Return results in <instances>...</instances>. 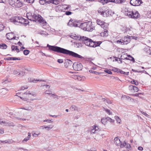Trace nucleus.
Returning a JSON list of instances; mask_svg holds the SVG:
<instances>
[{
    "mask_svg": "<svg viewBox=\"0 0 151 151\" xmlns=\"http://www.w3.org/2000/svg\"><path fill=\"white\" fill-rule=\"evenodd\" d=\"M70 6L68 5L66 6V7H65V9H67V10H70Z\"/></svg>",
    "mask_w": 151,
    "mask_h": 151,
    "instance_id": "62",
    "label": "nucleus"
},
{
    "mask_svg": "<svg viewBox=\"0 0 151 151\" xmlns=\"http://www.w3.org/2000/svg\"><path fill=\"white\" fill-rule=\"evenodd\" d=\"M132 36H127L125 37L120 40L116 41L115 42L120 45H127L129 43L131 39Z\"/></svg>",
    "mask_w": 151,
    "mask_h": 151,
    "instance_id": "7",
    "label": "nucleus"
},
{
    "mask_svg": "<svg viewBox=\"0 0 151 151\" xmlns=\"http://www.w3.org/2000/svg\"><path fill=\"white\" fill-rule=\"evenodd\" d=\"M13 72V73L15 75L19 73V72L16 70H14Z\"/></svg>",
    "mask_w": 151,
    "mask_h": 151,
    "instance_id": "61",
    "label": "nucleus"
},
{
    "mask_svg": "<svg viewBox=\"0 0 151 151\" xmlns=\"http://www.w3.org/2000/svg\"><path fill=\"white\" fill-rule=\"evenodd\" d=\"M104 12L103 16L104 17H107L109 16H112L114 14V12L111 10L106 8H104Z\"/></svg>",
    "mask_w": 151,
    "mask_h": 151,
    "instance_id": "12",
    "label": "nucleus"
},
{
    "mask_svg": "<svg viewBox=\"0 0 151 151\" xmlns=\"http://www.w3.org/2000/svg\"><path fill=\"white\" fill-rule=\"evenodd\" d=\"M59 0H40L39 1L40 3L42 5L50 3L57 5L59 4Z\"/></svg>",
    "mask_w": 151,
    "mask_h": 151,
    "instance_id": "9",
    "label": "nucleus"
},
{
    "mask_svg": "<svg viewBox=\"0 0 151 151\" xmlns=\"http://www.w3.org/2000/svg\"><path fill=\"white\" fill-rule=\"evenodd\" d=\"M10 20L15 24L24 25L25 19L21 17L16 16L12 17Z\"/></svg>",
    "mask_w": 151,
    "mask_h": 151,
    "instance_id": "5",
    "label": "nucleus"
},
{
    "mask_svg": "<svg viewBox=\"0 0 151 151\" xmlns=\"http://www.w3.org/2000/svg\"><path fill=\"white\" fill-rule=\"evenodd\" d=\"M47 47H49V49L51 50L68 55L75 58H83L82 56L76 53L60 47L50 45L48 44H47Z\"/></svg>",
    "mask_w": 151,
    "mask_h": 151,
    "instance_id": "1",
    "label": "nucleus"
},
{
    "mask_svg": "<svg viewBox=\"0 0 151 151\" xmlns=\"http://www.w3.org/2000/svg\"><path fill=\"white\" fill-rule=\"evenodd\" d=\"M21 109H25V110L28 111H32L33 109L32 107L31 106H28V107H26L25 108H18L17 109V111L19 112L20 111V110Z\"/></svg>",
    "mask_w": 151,
    "mask_h": 151,
    "instance_id": "21",
    "label": "nucleus"
},
{
    "mask_svg": "<svg viewBox=\"0 0 151 151\" xmlns=\"http://www.w3.org/2000/svg\"><path fill=\"white\" fill-rule=\"evenodd\" d=\"M97 24L100 26L104 30L107 29L108 28L109 24L101 20L98 19L96 20Z\"/></svg>",
    "mask_w": 151,
    "mask_h": 151,
    "instance_id": "11",
    "label": "nucleus"
},
{
    "mask_svg": "<svg viewBox=\"0 0 151 151\" xmlns=\"http://www.w3.org/2000/svg\"><path fill=\"white\" fill-rule=\"evenodd\" d=\"M73 64L72 61L69 59H67L65 60V66L66 68H69Z\"/></svg>",
    "mask_w": 151,
    "mask_h": 151,
    "instance_id": "18",
    "label": "nucleus"
},
{
    "mask_svg": "<svg viewBox=\"0 0 151 151\" xmlns=\"http://www.w3.org/2000/svg\"><path fill=\"white\" fill-rule=\"evenodd\" d=\"M79 24H77L76 23H74L71 21V20L69 21V22L68 23V25L71 27L73 26L79 27Z\"/></svg>",
    "mask_w": 151,
    "mask_h": 151,
    "instance_id": "19",
    "label": "nucleus"
},
{
    "mask_svg": "<svg viewBox=\"0 0 151 151\" xmlns=\"http://www.w3.org/2000/svg\"><path fill=\"white\" fill-rule=\"evenodd\" d=\"M88 131L89 132H95L100 131V129L96 125L89 127Z\"/></svg>",
    "mask_w": 151,
    "mask_h": 151,
    "instance_id": "14",
    "label": "nucleus"
},
{
    "mask_svg": "<svg viewBox=\"0 0 151 151\" xmlns=\"http://www.w3.org/2000/svg\"><path fill=\"white\" fill-rule=\"evenodd\" d=\"M104 110H105L106 112L109 115L112 114V112L110 111V110L105 108H104Z\"/></svg>",
    "mask_w": 151,
    "mask_h": 151,
    "instance_id": "40",
    "label": "nucleus"
},
{
    "mask_svg": "<svg viewBox=\"0 0 151 151\" xmlns=\"http://www.w3.org/2000/svg\"><path fill=\"white\" fill-rule=\"evenodd\" d=\"M7 45L5 44L0 45V48L2 49H6L7 48Z\"/></svg>",
    "mask_w": 151,
    "mask_h": 151,
    "instance_id": "38",
    "label": "nucleus"
},
{
    "mask_svg": "<svg viewBox=\"0 0 151 151\" xmlns=\"http://www.w3.org/2000/svg\"><path fill=\"white\" fill-rule=\"evenodd\" d=\"M7 38L9 40H17L19 38L16 37L13 32L8 33L6 35Z\"/></svg>",
    "mask_w": 151,
    "mask_h": 151,
    "instance_id": "15",
    "label": "nucleus"
},
{
    "mask_svg": "<svg viewBox=\"0 0 151 151\" xmlns=\"http://www.w3.org/2000/svg\"><path fill=\"white\" fill-rule=\"evenodd\" d=\"M73 66L74 70H82L83 68V66L81 64L78 62L74 63L73 65Z\"/></svg>",
    "mask_w": 151,
    "mask_h": 151,
    "instance_id": "13",
    "label": "nucleus"
},
{
    "mask_svg": "<svg viewBox=\"0 0 151 151\" xmlns=\"http://www.w3.org/2000/svg\"><path fill=\"white\" fill-rule=\"evenodd\" d=\"M118 72H119L121 74H124L126 75H127L129 74V72H125L124 71H123L122 70H119V71H118Z\"/></svg>",
    "mask_w": 151,
    "mask_h": 151,
    "instance_id": "42",
    "label": "nucleus"
},
{
    "mask_svg": "<svg viewBox=\"0 0 151 151\" xmlns=\"http://www.w3.org/2000/svg\"><path fill=\"white\" fill-rule=\"evenodd\" d=\"M125 14L129 17L133 18H137L140 16L137 11L135 10L131 11L130 9H126Z\"/></svg>",
    "mask_w": 151,
    "mask_h": 151,
    "instance_id": "6",
    "label": "nucleus"
},
{
    "mask_svg": "<svg viewBox=\"0 0 151 151\" xmlns=\"http://www.w3.org/2000/svg\"><path fill=\"white\" fill-rule=\"evenodd\" d=\"M149 52H148V51L147 53L151 55V48L149 49Z\"/></svg>",
    "mask_w": 151,
    "mask_h": 151,
    "instance_id": "64",
    "label": "nucleus"
},
{
    "mask_svg": "<svg viewBox=\"0 0 151 151\" xmlns=\"http://www.w3.org/2000/svg\"><path fill=\"white\" fill-rule=\"evenodd\" d=\"M24 94H26L27 96H29L30 95H32L33 96H35V94L32 92H30L29 91H27L26 93H25Z\"/></svg>",
    "mask_w": 151,
    "mask_h": 151,
    "instance_id": "28",
    "label": "nucleus"
},
{
    "mask_svg": "<svg viewBox=\"0 0 151 151\" xmlns=\"http://www.w3.org/2000/svg\"><path fill=\"white\" fill-rule=\"evenodd\" d=\"M40 134V133H38L37 134H36V133H33L32 134V136L33 137H37Z\"/></svg>",
    "mask_w": 151,
    "mask_h": 151,
    "instance_id": "50",
    "label": "nucleus"
},
{
    "mask_svg": "<svg viewBox=\"0 0 151 151\" xmlns=\"http://www.w3.org/2000/svg\"><path fill=\"white\" fill-rule=\"evenodd\" d=\"M4 142L6 143H8L9 144L13 142L12 140H6L4 141Z\"/></svg>",
    "mask_w": 151,
    "mask_h": 151,
    "instance_id": "51",
    "label": "nucleus"
},
{
    "mask_svg": "<svg viewBox=\"0 0 151 151\" xmlns=\"http://www.w3.org/2000/svg\"><path fill=\"white\" fill-rule=\"evenodd\" d=\"M10 4L12 7L19 8L22 6V3L19 0H9Z\"/></svg>",
    "mask_w": 151,
    "mask_h": 151,
    "instance_id": "8",
    "label": "nucleus"
},
{
    "mask_svg": "<svg viewBox=\"0 0 151 151\" xmlns=\"http://www.w3.org/2000/svg\"><path fill=\"white\" fill-rule=\"evenodd\" d=\"M44 122H47L49 123H51L53 122V120H52V119H47L44 120L43 121Z\"/></svg>",
    "mask_w": 151,
    "mask_h": 151,
    "instance_id": "44",
    "label": "nucleus"
},
{
    "mask_svg": "<svg viewBox=\"0 0 151 151\" xmlns=\"http://www.w3.org/2000/svg\"><path fill=\"white\" fill-rule=\"evenodd\" d=\"M11 48L12 50L16 51L17 52H19V50L18 48V47L17 46L12 45V46Z\"/></svg>",
    "mask_w": 151,
    "mask_h": 151,
    "instance_id": "26",
    "label": "nucleus"
},
{
    "mask_svg": "<svg viewBox=\"0 0 151 151\" xmlns=\"http://www.w3.org/2000/svg\"><path fill=\"white\" fill-rule=\"evenodd\" d=\"M44 81L42 80H39L34 79H32H32L31 78H30V80H29V81L30 82H33V83H35V82H36V81Z\"/></svg>",
    "mask_w": 151,
    "mask_h": 151,
    "instance_id": "41",
    "label": "nucleus"
},
{
    "mask_svg": "<svg viewBox=\"0 0 151 151\" xmlns=\"http://www.w3.org/2000/svg\"><path fill=\"white\" fill-rule=\"evenodd\" d=\"M72 14V13L71 12L69 11L66 12H65V14L67 15H70Z\"/></svg>",
    "mask_w": 151,
    "mask_h": 151,
    "instance_id": "56",
    "label": "nucleus"
},
{
    "mask_svg": "<svg viewBox=\"0 0 151 151\" xmlns=\"http://www.w3.org/2000/svg\"><path fill=\"white\" fill-rule=\"evenodd\" d=\"M70 109L72 111H78V107L74 105H72L70 108Z\"/></svg>",
    "mask_w": 151,
    "mask_h": 151,
    "instance_id": "32",
    "label": "nucleus"
},
{
    "mask_svg": "<svg viewBox=\"0 0 151 151\" xmlns=\"http://www.w3.org/2000/svg\"><path fill=\"white\" fill-rule=\"evenodd\" d=\"M82 41L86 45L91 47H96L101 43V41L94 42L91 39L84 36L82 37Z\"/></svg>",
    "mask_w": 151,
    "mask_h": 151,
    "instance_id": "2",
    "label": "nucleus"
},
{
    "mask_svg": "<svg viewBox=\"0 0 151 151\" xmlns=\"http://www.w3.org/2000/svg\"><path fill=\"white\" fill-rule=\"evenodd\" d=\"M107 120L109 122H114V120L111 118L109 117H107Z\"/></svg>",
    "mask_w": 151,
    "mask_h": 151,
    "instance_id": "48",
    "label": "nucleus"
},
{
    "mask_svg": "<svg viewBox=\"0 0 151 151\" xmlns=\"http://www.w3.org/2000/svg\"><path fill=\"white\" fill-rule=\"evenodd\" d=\"M84 30L87 31H92L94 28L92 22H90L81 23L79 24V27Z\"/></svg>",
    "mask_w": 151,
    "mask_h": 151,
    "instance_id": "3",
    "label": "nucleus"
},
{
    "mask_svg": "<svg viewBox=\"0 0 151 151\" xmlns=\"http://www.w3.org/2000/svg\"><path fill=\"white\" fill-rule=\"evenodd\" d=\"M26 1L27 2L29 3H32L35 0H24Z\"/></svg>",
    "mask_w": 151,
    "mask_h": 151,
    "instance_id": "52",
    "label": "nucleus"
},
{
    "mask_svg": "<svg viewBox=\"0 0 151 151\" xmlns=\"http://www.w3.org/2000/svg\"><path fill=\"white\" fill-rule=\"evenodd\" d=\"M131 82L132 83V84H135L137 86V85H138V82L137 81H136L135 80H133V81H131Z\"/></svg>",
    "mask_w": 151,
    "mask_h": 151,
    "instance_id": "49",
    "label": "nucleus"
},
{
    "mask_svg": "<svg viewBox=\"0 0 151 151\" xmlns=\"http://www.w3.org/2000/svg\"><path fill=\"white\" fill-rule=\"evenodd\" d=\"M4 27V26L2 23H0V31L3 30Z\"/></svg>",
    "mask_w": 151,
    "mask_h": 151,
    "instance_id": "46",
    "label": "nucleus"
},
{
    "mask_svg": "<svg viewBox=\"0 0 151 151\" xmlns=\"http://www.w3.org/2000/svg\"><path fill=\"white\" fill-rule=\"evenodd\" d=\"M31 136V133H29L28 134V135L27 137H25V138L27 139H28V140L29 139V138Z\"/></svg>",
    "mask_w": 151,
    "mask_h": 151,
    "instance_id": "58",
    "label": "nucleus"
},
{
    "mask_svg": "<svg viewBox=\"0 0 151 151\" xmlns=\"http://www.w3.org/2000/svg\"><path fill=\"white\" fill-rule=\"evenodd\" d=\"M29 52L30 51L28 50H25L24 51L23 53L25 55H27L29 54Z\"/></svg>",
    "mask_w": 151,
    "mask_h": 151,
    "instance_id": "45",
    "label": "nucleus"
},
{
    "mask_svg": "<svg viewBox=\"0 0 151 151\" xmlns=\"http://www.w3.org/2000/svg\"><path fill=\"white\" fill-rule=\"evenodd\" d=\"M114 142L115 144L117 146H120L121 143L120 140L117 137H116L114 139Z\"/></svg>",
    "mask_w": 151,
    "mask_h": 151,
    "instance_id": "20",
    "label": "nucleus"
},
{
    "mask_svg": "<svg viewBox=\"0 0 151 151\" xmlns=\"http://www.w3.org/2000/svg\"><path fill=\"white\" fill-rule=\"evenodd\" d=\"M28 88V87L27 86H26V87H25L24 86H22L21 87L20 90H24L25 89H27Z\"/></svg>",
    "mask_w": 151,
    "mask_h": 151,
    "instance_id": "59",
    "label": "nucleus"
},
{
    "mask_svg": "<svg viewBox=\"0 0 151 151\" xmlns=\"http://www.w3.org/2000/svg\"><path fill=\"white\" fill-rule=\"evenodd\" d=\"M103 100L104 101L105 104L106 105H107V104H111V101L109 99L106 100L104 99H103Z\"/></svg>",
    "mask_w": 151,
    "mask_h": 151,
    "instance_id": "33",
    "label": "nucleus"
},
{
    "mask_svg": "<svg viewBox=\"0 0 151 151\" xmlns=\"http://www.w3.org/2000/svg\"><path fill=\"white\" fill-rule=\"evenodd\" d=\"M113 70L115 72H118V71L119 70V69H118L117 68H114L113 69Z\"/></svg>",
    "mask_w": 151,
    "mask_h": 151,
    "instance_id": "63",
    "label": "nucleus"
},
{
    "mask_svg": "<svg viewBox=\"0 0 151 151\" xmlns=\"http://www.w3.org/2000/svg\"><path fill=\"white\" fill-rule=\"evenodd\" d=\"M58 62L59 63H62L63 62V59H58Z\"/></svg>",
    "mask_w": 151,
    "mask_h": 151,
    "instance_id": "60",
    "label": "nucleus"
},
{
    "mask_svg": "<svg viewBox=\"0 0 151 151\" xmlns=\"http://www.w3.org/2000/svg\"><path fill=\"white\" fill-rule=\"evenodd\" d=\"M10 115H11L12 116H13L12 117H15L18 120H21L22 121H25L26 120V119L22 118H20L19 117H18L15 114H13L12 113H10Z\"/></svg>",
    "mask_w": 151,
    "mask_h": 151,
    "instance_id": "23",
    "label": "nucleus"
},
{
    "mask_svg": "<svg viewBox=\"0 0 151 151\" xmlns=\"http://www.w3.org/2000/svg\"><path fill=\"white\" fill-rule=\"evenodd\" d=\"M104 72L110 74H112V72L111 71L108 69H106L104 70Z\"/></svg>",
    "mask_w": 151,
    "mask_h": 151,
    "instance_id": "43",
    "label": "nucleus"
},
{
    "mask_svg": "<svg viewBox=\"0 0 151 151\" xmlns=\"http://www.w3.org/2000/svg\"><path fill=\"white\" fill-rule=\"evenodd\" d=\"M40 34L44 37H46L48 35V34L45 32L42 31L40 33Z\"/></svg>",
    "mask_w": 151,
    "mask_h": 151,
    "instance_id": "37",
    "label": "nucleus"
},
{
    "mask_svg": "<svg viewBox=\"0 0 151 151\" xmlns=\"http://www.w3.org/2000/svg\"><path fill=\"white\" fill-rule=\"evenodd\" d=\"M125 0H100V2L104 5L108 2H112L115 4L122 3Z\"/></svg>",
    "mask_w": 151,
    "mask_h": 151,
    "instance_id": "10",
    "label": "nucleus"
},
{
    "mask_svg": "<svg viewBox=\"0 0 151 151\" xmlns=\"http://www.w3.org/2000/svg\"><path fill=\"white\" fill-rule=\"evenodd\" d=\"M121 59H126L127 60L128 59V60H131L132 61H134V58L131 56H130L128 58H127L126 57V58H125L124 59H123L122 58V56H121Z\"/></svg>",
    "mask_w": 151,
    "mask_h": 151,
    "instance_id": "34",
    "label": "nucleus"
},
{
    "mask_svg": "<svg viewBox=\"0 0 151 151\" xmlns=\"http://www.w3.org/2000/svg\"><path fill=\"white\" fill-rule=\"evenodd\" d=\"M104 31V32H101L100 34V35L101 37H106L108 35V31L106 30Z\"/></svg>",
    "mask_w": 151,
    "mask_h": 151,
    "instance_id": "25",
    "label": "nucleus"
},
{
    "mask_svg": "<svg viewBox=\"0 0 151 151\" xmlns=\"http://www.w3.org/2000/svg\"><path fill=\"white\" fill-rule=\"evenodd\" d=\"M120 148H122L124 147H126L127 148H129V147H130V145H128L127 142L125 141H124V142L123 143H121L120 145Z\"/></svg>",
    "mask_w": 151,
    "mask_h": 151,
    "instance_id": "24",
    "label": "nucleus"
},
{
    "mask_svg": "<svg viewBox=\"0 0 151 151\" xmlns=\"http://www.w3.org/2000/svg\"><path fill=\"white\" fill-rule=\"evenodd\" d=\"M105 7H103L102 8H99V9L98 11V13L101 15H103L104 13V10Z\"/></svg>",
    "mask_w": 151,
    "mask_h": 151,
    "instance_id": "27",
    "label": "nucleus"
},
{
    "mask_svg": "<svg viewBox=\"0 0 151 151\" xmlns=\"http://www.w3.org/2000/svg\"><path fill=\"white\" fill-rule=\"evenodd\" d=\"M72 38L74 39L77 40H82V37L80 36V35H78L75 34L74 35L72 36Z\"/></svg>",
    "mask_w": 151,
    "mask_h": 151,
    "instance_id": "22",
    "label": "nucleus"
},
{
    "mask_svg": "<svg viewBox=\"0 0 151 151\" xmlns=\"http://www.w3.org/2000/svg\"><path fill=\"white\" fill-rule=\"evenodd\" d=\"M141 112L142 114L146 116H149V115L145 112L141 111Z\"/></svg>",
    "mask_w": 151,
    "mask_h": 151,
    "instance_id": "57",
    "label": "nucleus"
},
{
    "mask_svg": "<svg viewBox=\"0 0 151 151\" xmlns=\"http://www.w3.org/2000/svg\"><path fill=\"white\" fill-rule=\"evenodd\" d=\"M18 94H19V92L17 93L16 96H18L19 97H20L21 99H22L24 101H26L27 100V98H23V97H20L18 95Z\"/></svg>",
    "mask_w": 151,
    "mask_h": 151,
    "instance_id": "47",
    "label": "nucleus"
},
{
    "mask_svg": "<svg viewBox=\"0 0 151 151\" xmlns=\"http://www.w3.org/2000/svg\"><path fill=\"white\" fill-rule=\"evenodd\" d=\"M12 60H20V58H15V57H12Z\"/></svg>",
    "mask_w": 151,
    "mask_h": 151,
    "instance_id": "55",
    "label": "nucleus"
},
{
    "mask_svg": "<svg viewBox=\"0 0 151 151\" xmlns=\"http://www.w3.org/2000/svg\"><path fill=\"white\" fill-rule=\"evenodd\" d=\"M8 90L5 88H2L0 90L1 92L2 93V94H5L7 92Z\"/></svg>",
    "mask_w": 151,
    "mask_h": 151,
    "instance_id": "35",
    "label": "nucleus"
},
{
    "mask_svg": "<svg viewBox=\"0 0 151 151\" xmlns=\"http://www.w3.org/2000/svg\"><path fill=\"white\" fill-rule=\"evenodd\" d=\"M130 88L132 90V88L133 90L134 91V92H137L138 91V88L135 86H130Z\"/></svg>",
    "mask_w": 151,
    "mask_h": 151,
    "instance_id": "30",
    "label": "nucleus"
},
{
    "mask_svg": "<svg viewBox=\"0 0 151 151\" xmlns=\"http://www.w3.org/2000/svg\"><path fill=\"white\" fill-rule=\"evenodd\" d=\"M115 119L116 121L119 124H120L121 120V119L117 116H115Z\"/></svg>",
    "mask_w": 151,
    "mask_h": 151,
    "instance_id": "36",
    "label": "nucleus"
},
{
    "mask_svg": "<svg viewBox=\"0 0 151 151\" xmlns=\"http://www.w3.org/2000/svg\"><path fill=\"white\" fill-rule=\"evenodd\" d=\"M52 127H51L50 126H43L41 127H40V129H43L44 128H45V129L48 128V129H51Z\"/></svg>",
    "mask_w": 151,
    "mask_h": 151,
    "instance_id": "39",
    "label": "nucleus"
},
{
    "mask_svg": "<svg viewBox=\"0 0 151 151\" xmlns=\"http://www.w3.org/2000/svg\"><path fill=\"white\" fill-rule=\"evenodd\" d=\"M130 4L135 6H139L142 2L141 0H131Z\"/></svg>",
    "mask_w": 151,
    "mask_h": 151,
    "instance_id": "16",
    "label": "nucleus"
},
{
    "mask_svg": "<svg viewBox=\"0 0 151 151\" xmlns=\"http://www.w3.org/2000/svg\"><path fill=\"white\" fill-rule=\"evenodd\" d=\"M0 124L3 126H14V124L12 122H8L5 121L0 119Z\"/></svg>",
    "mask_w": 151,
    "mask_h": 151,
    "instance_id": "17",
    "label": "nucleus"
},
{
    "mask_svg": "<svg viewBox=\"0 0 151 151\" xmlns=\"http://www.w3.org/2000/svg\"><path fill=\"white\" fill-rule=\"evenodd\" d=\"M107 118H103L101 120V122L104 125L106 124L107 123Z\"/></svg>",
    "mask_w": 151,
    "mask_h": 151,
    "instance_id": "31",
    "label": "nucleus"
},
{
    "mask_svg": "<svg viewBox=\"0 0 151 151\" xmlns=\"http://www.w3.org/2000/svg\"><path fill=\"white\" fill-rule=\"evenodd\" d=\"M28 19L31 21L41 22L42 19L40 15H37L34 13H27L26 14Z\"/></svg>",
    "mask_w": 151,
    "mask_h": 151,
    "instance_id": "4",
    "label": "nucleus"
},
{
    "mask_svg": "<svg viewBox=\"0 0 151 151\" xmlns=\"http://www.w3.org/2000/svg\"><path fill=\"white\" fill-rule=\"evenodd\" d=\"M24 22V26H26L27 24H28L29 22L27 20L25 19V21Z\"/></svg>",
    "mask_w": 151,
    "mask_h": 151,
    "instance_id": "53",
    "label": "nucleus"
},
{
    "mask_svg": "<svg viewBox=\"0 0 151 151\" xmlns=\"http://www.w3.org/2000/svg\"><path fill=\"white\" fill-rule=\"evenodd\" d=\"M45 93L48 94H52V96L55 98L57 97V96L54 94H52L51 93V91L50 90H47L45 92Z\"/></svg>",
    "mask_w": 151,
    "mask_h": 151,
    "instance_id": "29",
    "label": "nucleus"
},
{
    "mask_svg": "<svg viewBox=\"0 0 151 151\" xmlns=\"http://www.w3.org/2000/svg\"><path fill=\"white\" fill-rule=\"evenodd\" d=\"M25 73L23 72L20 71L19 72L18 75H20L21 76H23L25 74Z\"/></svg>",
    "mask_w": 151,
    "mask_h": 151,
    "instance_id": "54",
    "label": "nucleus"
}]
</instances>
